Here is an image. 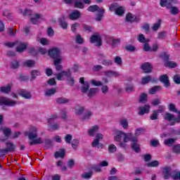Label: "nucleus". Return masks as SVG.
<instances>
[{"label": "nucleus", "instance_id": "obj_17", "mask_svg": "<svg viewBox=\"0 0 180 180\" xmlns=\"http://www.w3.org/2000/svg\"><path fill=\"white\" fill-rule=\"evenodd\" d=\"M164 120H167V122H176V117H175V115L169 112L165 113Z\"/></svg>", "mask_w": 180, "mask_h": 180}, {"label": "nucleus", "instance_id": "obj_37", "mask_svg": "<svg viewBox=\"0 0 180 180\" xmlns=\"http://www.w3.org/2000/svg\"><path fill=\"white\" fill-rule=\"evenodd\" d=\"M90 169L94 172H102V169L101 168L100 165H92Z\"/></svg>", "mask_w": 180, "mask_h": 180}, {"label": "nucleus", "instance_id": "obj_55", "mask_svg": "<svg viewBox=\"0 0 180 180\" xmlns=\"http://www.w3.org/2000/svg\"><path fill=\"white\" fill-rule=\"evenodd\" d=\"M165 67H169V68H175V67H176V63L174 61H167L165 64Z\"/></svg>", "mask_w": 180, "mask_h": 180}, {"label": "nucleus", "instance_id": "obj_52", "mask_svg": "<svg viewBox=\"0 0 180 180\" xmlns=\"http://www.w3.org/2000/svg\"><path fill=\"white\" fill-rule=\"evenodd\" d=\"M102 64L105 67H109L113 64V61L112 60L105 59L102 61Z\"/></svg>", "mask_w": 180, "mask_h": 180}, {"label": "nucleus", "instance_id": "obj_59", "mask_svg": "<svg viewBox=\"0 0 180 180\" xmlns=\"http://www.w3.org/2000/svg\"><path fill=\"white\" fill-rule=\"evenodd\" d=\"M60 119L67 121V111L65 110H60Z\"/></svg>", "mask_w": 180, "mask_h": 180}, {"label": "nucleus", "instance_id": "obj_64", "mask_svg": "<svg viewBox=\"0 0 180 180\" xmlns=\"http://www.w3.org/2000/svg\"><path fill=\"white\" fill-rule=\"evenodd\" d=\"M172 178L174 180H178V179L180 180V172H176L174 174H173V175L172 176Z\"/></svg>", "mask_w": 180, "mask_h": 180}, {"label": "nucleus", "instance_id": "obj_29", "mask_svg": "<svg viewBox=\"0 0 180 180\" xmlns=\"http://www.w3.org/2000/svg\"><path fill=\"white\" fill-rule=\"evenodd\" d=\"M0 131H3V134L6 137H9L12 133V129H11V128H4L1 127H0Z\"/></svg>", "mask_w": 180, "mask_h": 180}, {"label": "nucleus", "instance_id": "obj_45", "mask_svg": "<svg viewBox=\"0 0 180 180\" xmlns=\"http://www.w3.org/2000/svg\"><path fill=\"white\" fill-rule=\"evenodd\" d=\"M168 0H160V5L162 6V8H167V9H169V4Z\"/></svg>", "mask_w": 180, "mask_h": 180}, {"label": "nucleus", "instance_id": "obj_6", "mask_svg": "<svg viewBox=\"0 0 180 180\" xmlns=\"http://www.w3.org/2000/svg\"><path fill=\"white\" fill-rule=\"evenodd\" d=\"M126 20L127 22H129V23H133L134 22L139 23L141 20V18L136 16L131 13H128L126 15Z\"/></svg>", "mask_w": 180, "mask_h": 180}, {"label": "nucleus", "instance_id": "obj_50", "mask_svg": "<svg viewBox=\"0 0 180 180\" xmlns=\"http://www.w3.org/2000/svg\"><path fill=\"white\" fill-rule=\"evenodd\" d=\"M117 150V148L116 147V146H115V144H110L108 146V152L110 154H113V153H116Z\"/></svg>", "mask_w": 180, "mask_h": 180}, {"label": "nucleus", "instance_id": "obj_40", "mask_svg": "<svg viewBox=\"0 0 180 180\" xmlns=\"http://www.w3.org/2000/svg\"><path fill=\"white\" fill-rule=\"evenodd\" d=\"M161 27V19H158V22L153 24L152 29L154 32H157Z\"/></svg>", "mask_w": 180, "mask_h": 180}, {"label": "nucleus", "instance_id": "obj_33", "mask_svg": "<svg viewBox=\"0 0 180 180\" xmlns=\"http://www.w3.org/2000/svg\"><path fill=\"white\" fill-rule=\"evenodd\" d=\"M75 1V8H77L78 9H84V3H82V0H73Z\"/></svg>", "mask_w": 180, "mask_h": 180}, {"label": "nucleus", "instance_id": "obj_31", "mask_svg": "<svg viewBox=\"0 0 180 180\" xmlns=\"http://www.w3.org/2000/svg\"><path fill=\"white\" fill-rule=\"evenodd\" d=\"M41 75V72L37 70H33L31 72V81L32 79H36L37 77H40Z\"/></svg>", "mask_w": 180, "mask_h": 180}, {"label": "nucleus", "instance_id": "obj_28", "mask_svg": "<svg viewBox=\"0 0 180 180\" xmlns=\"http://www.w3.org/2000/svg\"><path fill=\"white\" fill-rule=\"evenodd\" d=\"M24 67H28V68H32L36 65V62L33 60H27L23 63Z\"/></svg>", "mask_w": 180, "mask_h": 180}, {"label": "nucleus", "instance_id": "obj_57", "mask_svg": "<svg viewBox=\"0 0 180 180\" xmlns=\"http://www.w3.org/2000/svg\"><path fill=\"white\" fill-rule=\"evenodd\" d=\"M75 166V161H74L73 159H70L68 161V168H70V169H72V168H74Z\"/></svg>", "mask_w": 180, "mask_h": 180}, {"label": "nucleus", "instance_id": "obj_46", "mask_svg": "<svg viewBox=\"0 0 180 180\" xmlns=\"http://www.w3.org/2000/svg\"><path fill=\"white\" fill-rule=\"evenodd\" d=\"M89 90V83L88 82H85V84H84V86L82 87V94H86L88 91Z\"/></svg>", "mask_w": 180, "mask_h": 180}, {"label": "nucleus", "instance_id": "obj_56", "mask_svg": "<svg viewBox=\"0 0 180 180\" xmlns=\"http://www.w3.org/2000/svg\"><path fill=\"white\" fill-rule=\"evenodd\" d=\"M28 53L29 54H32L33 57H36L37 56V54H39V52L36 51V49H34V48L33 47L30 48V49L28 50Z\"/></svg>", "mask_w": 180, "mask_h": 180}, {"label": "nucleus", "instance_id": "obj_19", "mask_svg": "<svg viewBox=\"0 0 180 180\" xmlns=\"http://www.w3.org/2000/svg\"><path fill=\"white\" fill-rule=\"evenodd\" d=\"M55 158H64L65 157V149H60L59 151H56L54 154Z\"/></svg>", "mask_w": 180, "mask_h": 180}, {"label": "nucleus", "instance_id": "obj_27", "mask_svg": "<svg viewBox=\"0 0 180 180\" xmlns=\"http://www.w3.org/2000/svg\"><path fill=\"white\" fill-rule=\"evenodd\" d=\"M56 101L58 105H63L64 103H68V102H70V99L67 98L59 97L56 99Z\"/></svg>", "mask_w": 180, "mask_h": 180}, {"label": "nucleus", "instance_id": "obj_8", "mask_svg": "<svg viewBox=\"0 0 180 180\" xmlns=\"http://www.w3.org/2000/svg\"><path fill=\"white\" fill-rule=\"evenodd\" d=\"M90 43H97L96 46L101 47V46H102V37L97 34H93L90 38Z\"/></svg>", "mask_w": 180, "mask_h": 180}, {"label": "nucleus", "instance_id": "obj_61", "mask_svg": "<svg viewBox=\"0 0 180 180\" xmlns=\"http://www.w3.org/2000/svg\"><path fill=\"white\" fill-rule=\"evenodd\" d=\"M173 81L174 84H176V85H179L180 84V75H175L173 77Z\"/></svg>", "mask_w": 180, "mask_h": 180}, {"label": "nucleus", "instance_id": "obj_60", "mask_svg": "<svg viewBox=\"0 0 180 180\" xmlns=\"http://www.w3.org/2000/svg\"><path fill=\"white\" fill-rule=\"evenodd\" d=\"M49 130L50 131H56V130H58V129L60 128V124H51L49 127Z\"/></svg>", "mask_w": 180, "mask_h": 180}, {"label": "nucleus", "instance_id": "obj_25", "mask_svg": "<svg viewBox=\"0 0 180 180\" xmlns=\"http://www.w3.org/2000/svg\"><path fill=\"white\" fill-rule=\"evenodd\" d=\"M137 40L139 41V43H148L150 40L148 39H146V37H144V34H139L137 36Z\"/></svg>", "mask_w": 180, "mask_h": 180}, {"label": "nucleus", "instance_id": "obj_7", "mask_svg": "<svg viewBox=\"0 0 180 180\" xmlns=\"http://www.w3.org/2000/svg\"><path fill=\"white\" fill-rule=\"evenodd\" d=\"M15 46V51H17V53H23V51H25V50L27 49V44H26V43L25 42H22L20 41H16Z\"/></svg>", "mask_w": 180, "mask_h": 180}, {"label": "nucleus", "instance_id": "obj_5", "mask_svg": "<svg viewBox=\"0 0 180 180\" xmlns=\"http://www.w3.org/2000/svg\"><path fill=\"white\" fill-rule=\"evenodd\" d=\"M61 54V51H60V49L57 47L52 48L49 50L48 55L51 58H58Z\"/></svg>", "mask_w": 180, "mask_h": 180}, {"label": "nucleus", "instance_id": "obj_63", "mask_svg": "<svg viewBox=\"0 0 180 180\" xmlns=\"http://www.w3.org/2000/svg\"><path fill=\"white\" fill-rule=\"evenodd\" d=\"M150 120H157L158 119V115L155 111H153V113L150 116Z\"/></svg>", "mask_w": 180, "mask_h": 180}, {"label": "nucleus", "instance_id": "obj_42", "mask_svg": "<svg viewBox=\"0 0 180 180\" xmlns=\"http://www.w3.org/2000/svg\"><path fill=\"white\" fill-rule=\"evenodd\" d=\"M151 79H152V77L150 75L143 77L141 79V84L143 85H146V84H148L150 81H151Z\"/></svg>", "mask_w": 180, "mask_h": 180}, {"label": "nucleus", "instance_id": "obj_9", "mask_svg": "<svg viewBox=\"0 0 180 180\" xmlns=\"http://www.w3.org/2000/svg\"><path fill=\"white\" fill-rule=\"evenodd\" d=\"M159 80L163 84L165 88H169V86H171V82H169L168 75H162L160 76Z\"/></svg>", "mask_w": 180, "mask_h": 180}, {"label": "nucleus", "instance_id": "obj_12", "mask_svg": "<svg viewBox=\"0 0 180 180\" xmlns=\"http://www.w3.org/2000/svg\"><path fill=\"white\" fill-rule=\"evenodd\" d=\"M5 150L6 151L7 154L8 153H13V151H15V150H16V145H15L13 143V142H6V148H4Z\"/></svg>", "mask_w": 180, "mask_h": 180}, {"label": "nucleus", "instance_id": "obj_11", "mask_svg": "<svg viewBox=\"0 0 180 180\" xmlns=\"http://www.w3.org/2000/svg\"><path fill=\"white\" fill-rule=\"evenodd\" d=\"M129 134H131V133L125 134L122 131H117L116 136L114 137L115 141L120 142L122 141V138L124 137L123 141H124V139L126 136H129Z\"/></svg>", "mask_w": 180, "mask_h": 180}, {"label": "nucleus", "instance_id": "obj_26", "mask_svg": "<svg viewBox=\"0 0 180 180\" xmlns=\"http://www.w3.org/2000/svg\"><path fill=\"white\" fill-rule=\"evenodd\" d=\"M12 89L11 84H8L7 86L0 87V92L3 94H9Z\"/></svg>", "mask_w": 180, "mask_h": 180}, {"label": "nucleus", "instance_id": "obj_34", "mask_svg": "<svg viewBox=\"0 0 180 180\" xmlns=\"http://www.w3.org/2000/svg\"><path fill=\"white\" fill-rule=\"evenodd\" d=\"M147 94L146 93H143L141 94L139 98H138V101L139 103H146L147 102Z\"/></svg>", "mask_w": 180, "mask_h": 180}, {"label": "nucleus", "instance_id": "obj_3", "mask_svg": "<svg viewBox=\"0 0 180 180\" xmlns=\"http://www.w3.org/2000/svg\"><path fill=\"white\" fill-rule=\"evenodd\" d=\"M18 102L14 101H11L7 97H0V106H9L10 108H13L16 106Z\"/></svg>", "mask_w": 180, "mask_h": 180}, {"label": "nucleus", "instance_id": "obj_10", "mask_svg": "<svg viewBox=\"0 0 180 180\" xmlns=\"http://www.w3.org/2000/svg\"><path fill=\"white\" fill-rule=\"evenodd\" d=\"M141 70H143L145 74H150L153 71V66L148 62L144 63L141 66Z\"/></svg>", "mask_w": 180, "mask_h": 180}, {"label": "nucleus", "instance_id": "obj_44", "mask_svg": "<svg viewBox=\"0 0 180 180\" xmlns=\"http://www.w3.org/2000/svg\"><path fill=\"white\" fill-rule=\"evenodd\" d=\"M158 165H160L158 160H154L147 164V167L150 168H155V167H158Z\"/></svg>", "mask_w": 180, "mask_h": 180}, {"label": "nucleus", "instance_id": "obj_23", "mask_svg": "<svg viewBox=\"0 0 180 180\" xmlns=\"http://www.w3.org/2000/svg\"><path fill=\"white\" fill-rule=\"evenodd\" d=\"M169 9L170 10L169 13L171 15H173L174 16H176V15L179 13V8H178L177 6H169Z\"/></svg>", "mask_w": 180, "mask_h": 180}, {"label": "nucleus", "instance_id": "obj_4", "mask_svg": "<svg viewBox=\"0 0 180 180\" xmlns=\"http://www.w3.org/2000/svg\"><path fill=\"white\" fill-rule=\"evenodd\" d=\"M103 139V134H97L94 141L91 143L92 147H97V148H103V144L100 143L101 140Z\"/></svg>", "mask_w": 180, "mask_h": 180}, {"label": "nucleus", "instance_id": "obj_13", "mask_svg": "<svg viewBox=\"0 0 180 180\" xmlns=\"http://www.w3.org/2000/svg\"><path fill=\"white\" fill-rule=\"evenodd\" d=\"M150 105L146 104L144 106L139 107V115L140 116H143V115H146L147 113H150Z\"/></svg>", "mask_w": 180, "mask_h": 180}, {"label": "nucleus", "instance_id": "obj_62", "mask_svg": "<svg viewBox=\"0 0 180 180\" xmlns=\"http://www.w3.org/2000/svg\"><path fill=\"white\" fill-rule=\"evenodd\" d=\"M11 64L12 68H13L14 70L19 68V61L13 60Z\"/></svg>", "mask_w": 180, "mask_h": 180}, {"label": "nucleus", "instance_id": "obj_47", "mask_svg": "<svg viewBox=\"0 0 180 180\" xmlns=\"http://www.w3.org/2000/svg\"><path fill=\"white\" fill-rule=\"evenodd\" d=\"M165 37H167V32L165 31H162L158 34V39L159 40H165Z\"/></svg>", "mask_w": 180, "mask_h": 180}, {"label": "nucleus", "instance_id": "obj_51", "mask_svg": "<svg viewBox=\"0 0 180 180\" xmlns=\"http://www.w3.org/2000/svg\"><path fill=\"white\" fill-rule=\"evenodd\" d=\"M172 152L174 154H180V144H176L172 146Z\"/></svg>", "mask_w": 180, "mask_h": 180}, {"label": "nucleus", "instance_id": "obj_18", "mask_svg": "<svg viewBox=\"0 0 180 180\" xmlns=\"http://www.w3.org/2000/svg\"><path fill=\"white\" fill-rule=\"evenodd\" d=\"M58 22L60 27L62 29H67L68 27V24L67 23V21H65V17L63 15L61 18H58Z\"/></svg>", "mask_w": 180, "mask_h": 180}, {"label": "nucleus", "instance_id": "obj_20", "mask_svg": "<svg viewBox=\"0 0 180 180\" xmlns=\"http://www.w3.org/2000/svg\"><path fill=\"white\" fill-rule=\"evenodd\" d=\"M75 115H77L78 116H81V115H82V113H84V111L85 110V107L81 105H79L75 107Z\"/></svg>", "mask_w": 180, "mask_h": 180}, {"label": "nucleus", "instance_id": "obj_41", "mask_svg": "<svg viewBox=\"0 0 180 180\" xmlns=\"http://www.w3.org/2000/svg\"><path fill=\"white\" fill-rule=\"evenodd\" d=\"M115 13L118 15V16H123V15H124V9L122 6H119L115 9Z\"/></svg>", "mask_w": 180, "mask_h": 180}, {"label": "nucleus", "instance_id": "obj_21", "mask_svg": "<svg viewBox=\"0 0 180 180\" xmlns=\"http://www.w3.org/2000/svg\"><path fill=\"white\" fill-rule=\"evenodd\" d=\"M99 127L98 125H94L91 129H89L88 131V134L90 137H95V133L98 131Z\"/></svg>", "mask_w": 180, "mask_h": 180}, {"label": "nucleus", "instance_id": "obj_38", "mask_svg": "<svg viewBox=\"0 0 180 180\" xmlns=\"http://www.w3.org/2000/svg\"><path fill=\"white\" fill-rule=\"evenodd\" d=\"M174 143H175V139H172V138H169L164 141L165 146H168V147H171V146H172Z\"/></svg>", "mask_w": 180, "mask_h": 180}, {"label": "nucleus", "instance_id": "obj_14", "mask_svg": "<svg viewBox=\"0 0 180 180\" xmlns=\"http://www.w3.org/2000/svg\"><path fill=\"white\" fill-rule=\"evenodd\" d=\"M171 167L165 166L162 168L164 179H169V178L171 177Z\"/></svg>", "mask_w": 180, "mask_h": 180}, {"label": "nucleus", "instance_id": "obj_35", "mask_svg": "<svg viewBox=\"0 0 180 180\" xmlns=\"http://www.w3.org/2000/svg\"><path fill=\"white\" fill-rule=\"evenodd\" d=\"M101 8L98 5H92L89 6V8H87V11L89 12H99Z\"/></svg>", "mask_w": 180, "mask_h": 180}, {"label": "nucleus", "instance_id": "obj_2", "mask_svg": "<svg viewBox=\"0 0 180 180\" xmlns=\"http://www.w3.org/2000/svg\"><path fill=\"white\" fill-rule=\"evenodd\" d=\"M131 141V148L136 153L141 152V148H140V144H139V138L134 136L133 134H129L125 136L124 139V143H128Z\"/></svg>", "mask_w": 180, "mask_h": 180}, {"label": "nucleus", "instance_id": "obj_16", "mask_svg": "<svg viewBox=\"0 0 180 180\" xmlns=\"http://www.w3.org/2000/svg\"><path fill=\"white\" fill-rule=\"evenodd\" d=\"M18 94L20 96L24 98V99H32V94L28 92L25 89H21L18 91Z\"/></svg>", "mask_w": 180, "mask_h": 180}, {"label": "nucleus", "instance_id": "obj_30", "mask_svg": "<svg viewBox=\"0 0 180 180\" xmlns=\"http://www.w3.org/2000/svg\"><path fill=\"white\" fill-rule=\"evenodd\" d=\"M99 89L98 88H91L89 90L88 96L89 98H94L96 94H98V91Z\"/></svg>", "mask_w": 180, "mask_h": 180}, {"label": "nucleus", "instance_id": "obj_53", "mask_svg": "<svg viewBox=\"0 0 180 180\" xmlns=\"http://www.w3.org/2000/svg\"><path fill=\"white\" fill-rule=\"evenodd\" d=\"M75 41L77 44H84V38L81 37V34H77L76 36Z\"/></svg>", "mask_w": 180, "mask_h": 180}, {"label": "nucleus", "instance_id": "obj_39", "mask_svg": "<svg viewBox=\"0 0 180 180\" xmlns=\"http://www.w3.org/2000/svg\"><path fill=\"white\" fill-rule=\"evenodd\" d=\"M41 17V15L40 14H35V17L32 18L30 20L32 25H37V23H39V19H40Z\"/></svg>", "mask_w": 180, "mask_h": 180}, {"label": "nucleus", "instance_id": "obj_58", "mask_svg": "<svg viewBox=\"0 0 180 180\" xmlns=\"http://www.w3.org/2000/svg\"><path fill=\"white\" fill-rule=\"evenodd\" d=\"M72 140V135L68 134L65 136V141L67 144H70L71 143V141Z\"/></svg>", "mask_w": 180, "mask_h": 180}, {"label": "nucleus", "instance_id": "obj_24", "mask_svg": "<svg viewBox=\"0 0 180 180\" xmlns=\"http://www.w3.org/2000/svg\"><path fill=\"white\" fill-rule=\"evenodd\" d=\"M119 75H120V74H119V72H116V71H113V70H107L105 72V77H119Z\"/></svg>", "mask_w": 180, "mask_h": 180}, {"label": "nucleus", "instance_id": "obj_36", "mask_svg": "<svg viewBox=\"0 0 180 180\" xmlns=\"http://www.w3.org/2000/svg\"><path fill=\"white\" fill-rule=\"evenodd\" d=\"M98 13L96 20H97L98 22H101V20H102V18H103V15L105 13V9L103 8H100V10H98Z\"/></svg>", "mask_w": 180, "mask_h": 180}, {"label": "nucleus", "instance_id": "obj_54", "mask_svg": "<svg viewBox=\"0 0 180 180\" xmlns=\"http://www.w3.org/2000/svg\"><path fill=\"white\" fill-rule=\"evenodd\" d=\"M120 124L123 129H127V127H129V122H127V120H121Z\"/></svg>", "mask_w": 180, "mask_h": 180}, {"label": "nucleus", "instance_id": "obj_32", "mask_svg": "<svg viewBox=\"0 0 180 180\" xmlns=\"http://www.w3.org/2000/svg\"><path fill=\"white\" fill-rule=\"evenodd\" d=\"M92 111L87 110L82 117V120H89L92 117Z\"/></svg>", "mask_w": 180, "mask_h": 180}, {"label": "nucleus", "instance_id": "obj_15", "mask_svg": "<svg viewBox=\"0 0 180 180\" xmlns=\"http://www.w3.org/2000/svg\"><path fill=\"white\" fill-rule=\"evenodd\" d=\"M81 18V12L78 10H74L70 15L69 18L70 20H77Z\"/></svg>", "mask_w": 180, "mask_h": 180}, {"label": "nucleus", "instance_id": "obj_48", "mask_svg": "<svg viewBox=\"0 0 180 180\" xmlns=\"http://www.w3.org/2000/svg\"><path fill=\"white\" fill-rule=\"evenodd\" d=\"M168 109L170 112H174V113H178L176 106H175V104L174 103H169L168 105Z\"/></svg>", "mask_w": 180, "mask_h": 180}, {"label": "nucleus", "instance_id": "obj_1", "mask_svg": "<svg viewBox=\"0 0 180 180\" xmlns=\"http://www.w3.org/2000/svg\"><path fill=\"white\" fill-rule=\"evenodd\" d=\"M25 136L28 137L30 140H32L30 142V146H36V144H43L41 138H37V128L32 127L30 128V131L25 132Z\"/></svg>", "mask_w": 180, "mask_h": 180}, {"label": "nucleus", "instance_id": "obj_22", "mask_svg": "<svg viewBox=\"0 0 180 180\" xmlns=\"http://www.w3.org/2000/svg\"><path fill=\"white\" fill-rule=\"evenodd\" d=\"M161 89H162V86H154L149 89L148 92L150 95H155V94H157V92H159V91H161Z\"/></svg>", "mask_w": 180, "mask_h": 180}, {"label": "nucleus", "instance_id": "obj_49", "mask_svg": "<svg viewBox=\"0 0 180 180\" xmlns=\"http://www.w3.org/2000/svg\"><path fill=\"white\" fill-rule=\"evenodd\" d=\"M18 30H15V32L13 30V27H10L8 29L7 33L8 36H11V37H14V36H16V32Z\"/></svg>", "mask_w": 180, "mask_h": 180}, {"label": "nucleus", "instance_id": "obj_43", "mask_svg": "<svg viewBox=\"0 0 180 180\" xmlns=\"http://www.w3.org/2000/svg\"><path fill=\"white\" fill-rule=\"evenodd\" d=\"M57 92L56 89H49L45 91V96H51V95H54Z\"/></svg>", "mask_w": 180, "mask_h": 180}]
</instances>
